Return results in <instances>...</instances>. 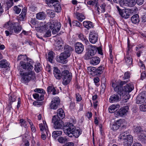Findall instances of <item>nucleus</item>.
I'll return each instance as SVG.
<instances>
[{
	"label": "nucleus",
	"mask_w": 146,
	"mask_h": 146,
	"mask_svg": "<svg viewBox=\"0 0 146 146\" xmlns=\"http://www.w3.org/2000/svg\"><path fill=\"white\" fill-rule=\"evenodd\" d=\"M20 64L22 68L28 71V72H23L21 71L19 73L21 77V82L27 84L31 80L36 79L35 73L32 71L33 67L30 63L25 62L22 61L20 62Z\"/></svg>",
	"instance_id": "1"
},
{
	"label": "nucleus",
	"mask_w": 146,
	"mask_h": 146,
	"mask_svg": "<svg viewBox=\"0 0 146 146\" xmlns=\"http://www.w3.org/2000/svg\"><path fill=\"white\" fill-rule=\"evenodd\" d=\"M63 130L66 135L71 137L74 136L75 138H78L82 132L80 129H76L73 124L70 123H66Z\"/></svg>",
	"instance_id": "2"
},
{
	"label": "nucleus",
	"mask_w": 146,
	"mask_h": 146,
	"mask_svg": "<svg viewBox=\"0 0 146 146\" xmlns=\"http://www.w3.org/2000/svg\"><path fill=\"white\" fill-rule=\"evenodd\" d=\"M4 27L8 31H6L5 33L7 36L11 35L14 32L15 33H18L22 29L20 25H19L18 23H8L5 24Z\"/></svg>",
	"instance_id": "3"
},
{
	"label": "nucleus",
	"mask_w": 146,
	"mask_h": 146,
	"mask_svg": "<svg viewBox=\"0 0 146 146\" xmlns=\"http://www.w3.org/2000/svg\"><path fill=\"white\" fill-rule=\"evenodd\" d=\"M126 82L125 81H121L120 85L117 86H116L119 87V90L123 96L126 94L127 93L131 92L133 89V87L132 85L127 84L124 86V88L122 87V86L125 84Z\"/></svg>",
	"instance_id": "4"
},
{
	"label": "nucleus",
	"mask_w": 146,
	"mask_h": 146,
	"mask_svg": "<svg viewBox=\"0 0 146 146\" xmlns=\"http://www.w3.org/2000/svg\"><path fill=\"white\" fill-rule=\"evenodd\" d=\"M62 84L66 86L69 84L71 81L72 78V75L67 70H65L62 72Z\"/></svg>",
	"instance_id": "5"
},
{
	"label": "nucleus",
	"mask_w": 146,
	"mask_h": 146,
	"mask_svg": "<svg viewBox=\"0 0 146 146\" xmlns=\"http://www.w3.org/2000/svg\"><path fill=\"white\" fill-rule=\"evenodd\" d=\"M114 90L117 93L114 94L110 97L109 101L111 103L117 102L120 101L121 99V96H123L119 90V86H116L114 88Z\"/></svg>",
	"instance_id": "6"
},
{
	"label": "nucleus",
	"mask_w": 146,
	"mask_h": 146,
	"mask_svg": "<svg viewBox=\"0 0 146 146\" xmlns=\"http://www.w3.org/2000/svg\"><path fill=\"white\" fill-rule=\"evenodd\" d=\"M61 27L60 23L56 20L51 21L49 23V27L51 29H53L52 33L55 34L60 30Z\"/></svg>",
	"instance_id": "7"
},
{
	"label": "nucleus",
	"mask_w": 146,
	"mask_h": 146,
	"mask_svg": "<svg viewBox=\"0 0 146 146\" xmlns=\"http://www.w3.org/2000/svg\"><path fill=\"white\" fill-rule=\"evenodd\" d=\"M52 122L54 123V127L55 129H59L63 128L64 122L61 119H56L55 116H53L52 119Z\"/></svg>",
	"instance_id": "8"
},
{
	"label": "nucleus",
	"mask_w": 146,
	"mask_h": 146,
	"mask_svg": "<svg viewBox=\"0 0 146 146\" xmlns=\"http://www.w3.org/2000/svg\"><path fill=\"white\" fill-rule=\"evenodd\" d=\"M129 107L128 106H124L121 108L118 111H115L114 115L116 117L122 116L128 112Z\"/></svg>",
	"instance_id": "9"
},
{
	"label": "nucleus",
	"mask_w": 146,
	"mask_h": 146,
	"mask_svg": "<svg viewBox=\"0 0 146 146\" xmlns=\"http://www.w3.org/2000/svg\"><path fill=\"white\" fill-rule=\"evenodd\" d=\"M89 37L90 42L92 44H94L98 40V35L97 32L92 31L90 32Z\"/></svg>",
	"instance_id": "10"
},
{
	"label": "nucleus",
	"mask_w": 146,
	"mask_h": 146,
	"mask_svg": "<svg viewBox=\"0 0 146 146\" xmlns=\"http://www.w3.org/2000/svg\"><path fill=\"white\" fill-rule=\"evenodd\" d=\"M146 100V92L143 91L140 93L137 96L136 99V102L137 104L143 103Z\"/></svg>",
	"instance_id": "11"
},
{
	"label": "nucleus",
	"mask_w": 146,
	"mask_h": 146,
	"mask_svg": "<svg viewBox=\"0 0 146 146\" xmlns=\"http://www.w3.org/2000/svg\"><path fill=\"white\" fill-rule=\"evenodd\" d=\"M69 54L67 53V54L62 52L61 53L59 56H57L56 57V61L62 63L64 64L67 62V61L66 59L69 57Z\"/></svg>",
	"instance_id": "12"
},
{
	"label": "nucleus",
	"mask_w": 146,
	"mask_h": 146,
	"mask_svg": "<svg viewBox=\"0 0 146 146\" xmlns=\"http://www.w3.org/2000/svg\"><path fill=\"white\" fill-rule=\"evenodd\" d=\"M60 102V100L58 97H56L53 99L50 104V107L51 109L56 110L58 108Z\"/></svg>",
	"instance_id": "13"
},
{
	"label": "nucleus",
	"mask_w": 146,
	"mask_h": 146,
	"mask_svg": "<svg viewBox=\"0 0 146 146\" xmlns=\"http://www.w3.org/2000/svg\"><path fill=\"white\" fill-rule=\"evenodd\" d=\"M120 15L125 19H128L131 15V11L128 9H123Z\"/></svg>",
	"instance_id": "14"
},
{
	"label": "nucleus",
	"mask_w": 146,
	"mask_h": 146,
	"mask_svg": "<svg viewBox=\"0 0 146 146\" xmlns=\"http://www.w3.org/2000/svg\"><path fill=\"white\" fill-rule=\"evenodd\" d=\"M124 139L125 146H131L133 141V138L132 135H128L127 137Z\"/></svg>",
	"instance_id": "15"
},
{
	"label": "nucleus",
	"mask_w": 146,
	"mask_h": 146,
	"mask_svg": "<svg viewBox=\"0 0 146 146\" xmlns=\"http://www.w3.org/2000/svg\"><path fill=\"white\" fill-rule=\"evenodd\" d=\"M75 48L76 52L78 54L82 53L84 50L83 45L80 42H77L75 44Z\"/></svg>",
	"instance_id": "16"
},
{
	"label": "nucleus",
	"mask_w": 146,
	"mask_h": 146,
	"mask_svg": "<svg viewBox=\"0 0 146 146\" xmlns=\"http://www.w3.org/2000/svg\"><path fill=\"white\" fill-rule=\"evenodd\" d=\"M53 74L55 78L58 80H60L62 76V72L61 73L60 71L56 67L54 68Z\"/></svg>",
	"instance_id": "17"
},
{
	"label": "nucleus",
	"mask_w": 146,
	"mask_h": 146,
	"mask_svg": "<svg viewBox=\"0 0 146 146\" xmlns=\"http://www.w3.org/2000/svg\"><path fill=\"white\" fill-rule=\"evenodd\" d=\"M53 116H55L56 119H62L65 117V115L63 110L62 108H60L57 110V114Z\"/></svg>",
	"instance_id": "18"
},
{
	"label": "nucleus",
	"mask_w": 146,
	"mask_h": 146,
	"mask_svg": "<svg viewBox=\"0 0 146 146\" xmlns=\"http://www.w3.org/2000/svg\"><path fill=\"white\" fill-rule=\"evenodd\" d=\"M122 120L121 119L115 122L111 127V129L113 131L118 129L121 126Z\"/></svg>",
	"instance_id": "19"
},
{
	"label": "nucleus",
	"mask_w": 146,
	"mask_h": 146,
	"mask_svg": "<svg viewBox=\"0 0 146 146\" xmlns=\"http://www.w3.org/2000/svg\"><path fill=\"white\" fill-rule=\"evenodd\" d=\"M73 50V48L71 46L67 44H65L64 48V51L63 53L66 54H67V53L69 54L70 55L69 56V57L71 54V52Z\"/></svg>",
	"instance_id": "20"
},
{
	"label": "nucleus",
	"mask_w": 146,
	"mask_h": 146,
	"mask_svg": "<svg viewBox=\"0 0 146 146\" xmlns=\"http://www.w3.org/2000/svg\"><path fill=\"white\" fill-rule=\"evenodd\" d=\"M59 3L58 0H47L46 3L49 7H54L56 4Z\"/></svg>",
	"instance_id": "21"
},
{
	"label": "nucleus",
	"mask_w": 146,
	"mask_h": 146,
	"mask_svg": "<svg viewBox=\"0 0 146 146\" xmlns=\"http://www.w3.org/2000/svg\"><path fill=\"white\" fill-rule=\"evenodd\" d=\"M63 42L62 40H58L55 44L54 49L56 50H59L62 49L63 47V46L62 45Z\"/></svg>",
	"instance_id": "22"
},
{
	"label": "nucleus",
	"mask_w": 146,
	"mask_h": 146,
	"mask_svg": "<svg viewBox=\"0 0 146 146\" xmlns=\"http://www.w3.org/2000/svg\"><path fill=\"white\" fill-rule=\"evenodd\" d=\"M43 123L44 124L42 123H40L39 125L40 130L42 132L44 131V132H45L46 134L48 135V133L49 132L48 131V128L47 127H45L44 124V121H43Z\"/></svg>",
	"instance_id": "23"
},
{
	"label": "nucleus",
	"mask_w": 146,
	"mask_h": 146,
	"mask_svg": "<svg viewBox=\"0 0 146 146\" xmlns=\"http://www.w3.org/2000/svg\"><path fill=\"white\" fill-rule=\"evenodd\" d=\"M74 14L77 19L80 22H82L85 19V17L84 15L82 13L76 12L74 13Z\"/></svg>",
	"instance_id": "24"
},
{
	"label": "nucleus",
	"mask_w": 146,
	"mask_h": 146,
	"mask_svg": "<svg viewBox=\"0 0 146 146\" xmlns=\"http://www.w3.org/2000/svg\"><path fill=\"white\" fill-rule=\"evenodd\" d=\"M9 63L6 60L3 59L0 61V68H5L9 67Z\"/></svg>",
	"instance_id": "25"
},
{
	"label": "nucleus",
	"mask_w": 146,
	"mask_h": 146,
	"mask_svg": "<svg viewBox=\"0 0 146 146\" xmlns=\"http://www.w3.org/2000/svg\"><path fill=\"white\" fill-rule=\"evenodd\" d=\"M100 62V58L98 57L95 56L92 58L90 60V63L93 65H96L98 64Z\"/></svg>",
	"instance_id": "26"
},
{
	"label": "nucleus",
	"mask_w": 146,
	"mask_h": 146,
	"mask_svg": "<svg viewBox=\"0 0 146 146\" xmlns=\"http://www.w3.org/2000/svg\"><path fill=\"white\" fill-rule=\"evenodd\" d=\"M33 96L34 99L38 101H42L44 99V95L42 94L35 93L33 94Z\"/></svg>",
	"instance_id": "27"
},
{
	"label": "nucleus",
	"mask_w": 146,
	"mask_h": 146,
	"mask_svg": "<svg viewBox=\"0 0 146 146\" xmlns=\"http://www.w3.org/2000/svg\"><path fill=\"white\" fill-rule=\"evenodd\" d=\"M125 62L128 66H130L132 64V59L131 56L128 54L126 55L125 57Z\"/></svg>",
	"instance_id": "28"
},
{
	"label": "nucleus",
	"mask_w": 146,
	"mask_h": 146,
	"mask_svg": "<svg viewBox=\"0 0 146 146\" xmlns=\"http://www.w3.org/2000/svg\"><path fill=\"white\" fill-rule=\"evenodd\" d=\"M54 53L52 51H50L48 52V56H46L47 60L50 62H52L54 58Z\"/></svg>",
	"instance_id": "29"
},
{
	"label": "nucleus",
	"mask_w": 146,
	"mask_h": 146,
	"mask_svg": "<svg viewBox=\"0 0 146 146\" xmlns=\"http://www.w3.org/2000/svg\"><path fill=\"white\" fill-rule=\"evenodd\" d=\"M83 26L86 28L89 29L93 28L94 25L92 22L90 21H85L83 23Z\"/></svg>",
	"instance_id": "30"
},
{
	"label": "nucleus",
	"mask_w": 146,
	"mask_h": 146,
	"mask_svg": "<svg viewBox=\"0 0 146 146\" xmlns=\"http://www.w3.org/2000/svg\"><path fill=\"white\" fill-rule=\"evenodd\" d=\"M78 37L80 39L82 40L86 45H88L89 44V42L85 36L82 34H80L79 35Z\"/></svg>",
	"instance_id": "31"
},
{
	"label": "nucleus",
	"mask_w": 146,
	"mask_h": 146,
	"mask_svg": "<svg viewBox=\"0 0 146 146\" xmlns=\"http://www.w3.org/2000/svg\"><path fill=\"white\" fill-rule=\"evenodd\" d=\"M133 131L134 133L137 134L139 136L141 133L143 132V130L141 126H137L134 128Z\"/></svg>",
	"instance_id": "32"
},
{
	"label": "nucleus",
	"mask_w": 146,
	"mask_h": 146,
	"mask_svg": "<svg viewBox=\"0 0 146 146\" xmlns=\"http://www.w3.org/2000/svg\"><path fill=\"white\" fill-rule=\"evenodd\" d=\"M46 15L43 12H40L36 15V18L39 20L44 19L46 17Z\"/></svg>",
	"instance_id": "33"
},
{
	"label": "nucleus",
	"mask_w": 146,
	"mask_h": 146,
	"mask_svg": "<svg viewBox=\"0 0 146 146\" xmlns=\"http://www.w3.org/2000/svg\"><path fill=\"white\" fill-rule=\"evenodd\" d=\"M131 20L133 23L135 24L139 23V15L136 14L133 15L131 18Z\"/></svg>",
	"instance_id": "34"
},
{
	"label": "nucleus",
	"mask_w": 146,
	"mask_h": 146,
	"mask_svg": "<svg viewBox=\"0 0 146 146\" xmlns=\"http://www.w3.org/2000/svg\"><path fill=\"white\" fill-rule=\"evenodd\" d=\"M62 132L61 131H56L52 133V137L54 139H56L58 136L62 135Z\"/></svg>",
	"instance_id": "35"
},
{
	"label": "nucleus",
	"mask_w": 146,
	"mask_h": 146,
	"mask_svg": "<svg viewBox=\"0 0 146 146\" xmlns=\"http://www.w3.org/2000/svg\"><path fill=\"white\" fill-rule=\"evenodd\" d=\"M139 137L142 141L146 142V131H143V132L139 135Z\"/></svg>",
	"instance_id": "36"
},
{
	"label": "nucleus",
	"mask_w": 146,
	"mask_h": 146,
	"mask_svg": "<svg viewBox=\"0 0 146 146\" xmlns=\"http://www.w3.org/2000/svg\"><path fill=\"white\" fill-rule=\"evenodd\" d=\"M89 46L90 48L88 51V52L91 54L94 55L96 52V48L94 46H93L92 45H90Z\"/></svg>",
	"instance_id": "37"
},
{
	"label": "nucleus",
	"mask_w": 146,
	"mask_h": 146,
	"mask_svg": "<svg viewBox=\"0 0 146 146\" xmlns=\"http://www.w3.org/2000/svg\"><path fill=\"white\" fill-rule=\"evenodd\" d=\"M47 14L49 16L50 18H54L55 16V12L53 10L48 9L46 11Z\"/></svg>",
	"instance_id": "38"
},
{
	"label": "nucleus",
	"mask_w": 146,
	"mask_h": 146,
	"mask_svg": "<svg viewBox=\"0 0 146 146\" xmlns=\"http://www.w3.org/2000/svg\"><path fill=\"white\" fill-rule=\"evenodd\" d=\"M104 69V67L103 66H101L96 69V74H101L103 72Z\"/></svg>",
	"instance_id": "39"
},
{
	"label": "nucleus",
	"mask_w": 146,
	"mask_h": 146,
	"mask_svg": "<svg viewBox=\"0 0 146 146\" xmlns=\"http://www.w3.org/2000/svg\"><path fill=\"white\" fill-rule=\"evenodd\" d=\"M129 0H121L120 2V5L123 6H128L130 7L129 5Z\"/></svg>",
	"instance_id": "40"
},
{
	"label": "nucleus",
	"mask_w": 146,
	"mask_h": 146,
	"mask_svg": "<svg viewBox=\"0 0 146 146\" xmlns=\"http://www.w3.org/2000/svg\"><path fill=\"white\" fill-rule=\"evenodd\" d=\"M27 60V57L26 55L20 54L17 57V61L20 60Z\"/></svg>",
	"instance_id": "41"
},
{
	"label": "nucleus",
	"mask_w": 146,
	"mask_h": 146,
	"mask_svg": "<svg viewBox=\"0 0 146 146\" xmlns=\"http://www.w3.org/2000/svg\"><path fill=\"white\" fill-rule=\"evenodd\" d=\"M53 7L56 12L58 13L60 12L61 8L60 3L56 4Z\"/></svg>",
	"instance_id": "42"
},
{
	"label": "nucleus",
	"mask_w": 146,
	"mask_h": 146,
	"mask_svg": "<svg viewBox=\"0 0 146 146\" xmlns=\"http://www.w3.org/2000/svg\"><path fill=\"white\" fill-rule=\"evenodd\" d=\"M34 91L35 92L38 93L40 94H42L44 95L45 93L44 90L42 89L36 88Z\"/></svg>",
	"instance_id": "43"
},
{
	"label": "nucleus",
	"mask_w": 146,
	"mask_h": 146,
	"mask_svg": "<svg viewBox=\"0 0 146 146\" xmlns=\"http://www.w3.org/2000/svg\"><path fill=\"white\" fill-rule=\"evenodd\" d=\"M139 109L141 111H146V102H144L143 104L140 105Z\"/></svg>",
	"instance_id": "44"
},
{
	"label": "nucleus",
	"mask_w": 146,
	"mask_h": 146,
	"mask_svg": "<svg viewBox=\"0 0 146 146\" xmlns=\"http://www.w3.org/2000/svg\"><path fill=\"white\" fill-rule=\"evenodd\" d=\"M116 106L114 105L113 104L110 106L109 108V112L111 113L114 112L116 108Z\"/></svg>",
	"instance_id": "45"
},
{
	"label": "nucleus",
	"mask_w": 146,
	"mask_h": 146,
	"mask_svg": "<svg viewBox=\"0 0 146 146\" xmlns=\"http://www.w3.org/2000/svg\"><path fill=\"white\" fill-rule=\"evenodd\" d=\"M93 55L88 51L85 54V59L86 60H89L91 58L92 59V58L93 57Z\"/></svg>",
	"instance_id": "46"
},
{
	"label": "nucleus",
	"mask_w": 146,
	"mask_h": 146,
	"mask_svg": "<svg viewBox=\"0 0 146 146\" xmlns=\"http://www.w3.org/2000/svg\"><path fill=\"white\" fill-rule=\"evenodd\" d=\"M58 140L59 143H63L67 141V139L65 137H60L58 139Z\"/></svg>",
	"instance_id": "47"
},
{
	"label": "nucleus",
	"mask_w": 146,
	"mask_h": 146,
	"mask_svg": "<svg viewBox=\"0 0 146 146\" xmlns=\"http://www.w3.org/2000/svg\"><path fill=\"white\" fill-rule=\"evenodd\" d=\"M72 24L73 26L81 27L82 24L77 21H74L72 22Z\"/></svg>",
	"instance_id": "48"
},
{
	"label": "nucleus",
	"mask_w": 146,
	"mask_h": 146,
	"mask_svg": "<svg viewBox=\"0 0 146 146\" xmlns=\"http://www.w3.org/2000/svg\"><path fill=\"white\" fill-rule=\"evenodd\" d=\"M137 0H129V5L130 7H132L134 6L137 2Z\"/></svg>",
	"instance_id": "49"
},
{
	"label": "nucleus",
	"mask_w": 146,
	"mask_h": 146,
	"mask_svg": "<svg viewBox=\"0 0 146 146\" xmlns=\"http://www.w3.org/2000/svg\"><path fill=\"white\" fill-rule=\"evenodd\" d=\"M101 88L100 92L103 94L104 92L106 89V85L105 83H102L101 86Z\"/></svg>",
	"instance_id": "50"
},
{
	"label": "nucleus",
	"mask_w": 146,
	"mask_h": 146,
	"mask_svg": "<svg viewBox=\"0 0 146 146\" xmlns=\"http://www.w3.org/2000/svg\"><path fill=\"white\" fill-rule=\"evenodd\" d=\"M14 10L16 13L19 14L20 13L21 9L18 8L17 6H15L14 7Z\"/></svg>",
	"instance_id": "51"
},
{
	"label": "nucleus",
	"mask_w": 146,
	"mask_h": 146,
	"mask_svg": "<svg viewBox=\"0 0 146 146\" xmlns=\"http://www.w3.org/2000/svg\"><path fill=\"white\" fill-rule=\"evenodd\" d=\"M6 4L8 8H10L13 5V0H9V1L7 2Z\"/></svg>",
	"instance_id": "52"
},
{
	"label": "nucleus",
	"mask_w": 146,
	"mask_h": 146,
	"mask_svg": "<svg viewBox=\"0 0 146 146\" xmlns=\"http://www.w3.org/2000/svg\"><path fill=\"white\" fill-rule=\"evenodd\" d=\"M54 88V86L53 85L49 86L47 88V91L48 93H50L52 91L53 89Z\"/></svg>",
	"instance_id": "53"
},
{
	"label": "nucleus",
	"mask_w": 146,
	"mask_h": 146,
	"mask_svg": "<svg viewBox=\"0 0 146 146\" xmlns=\"http://www.w3.org/2000/svg\"><path fill=\"white\" fill-rule=\"evenodd\" d=\"M130 73L129 72H127L125 73L123 78L124 79H127L130 77Z\"/></svg>",
	"instance_id": "54"
},
{
	"label": "nucleus",
	"mask_w": 146,
	"mask_h": 146,
	"mask_svg": "<svg viewBox=\"0 0 146 146\" xmlns=\"http://www.w3.org/2000/svg\"><path fill=\"white\" fill-rule=\"evenodd\" d=\"M127 131H125L124 132H123L122 133H121L120 134V139H124L123 138V137H125L126 136H127L128 135H127Z\"/></svg>",
	"instance_id": "55"
},
{
	"label": "nucleus",
	"mask_w": 146,
	"mask_h": 146,
	"mask_svg": "<svg viewBox=\"0 0 146 146\" xmlns=\"http://www.w3.org/2000/svg\"><path fill=\"white\" fill-rule=\"evenodd\" d=\"M51 35V31L49 30H48L44 36L45 38L47 37L50 36Z\"/></svg>",
	"instance_id": "56"
},
{
	"label": "nucleus",
	"mask_w": 146,
	"mask_h": 146,
	"mask_svg": "<svg viewBox=\"0 0 146 146\" xmlns=\"http://www.w3.org/2000/svg\"><path fill=\"white\" fill-rule=\"evenodd\" d=\"M30 23L33 25H36L37 23L35 19H32L30 22Z\"/></svg>",
	"instance_id": "57"
},
{
	"label": "nucleus",
	"mask_w": 146,
	"mask_h": 146,
	"mask_svg": "<svg viewBox=\"0 0 146 146\" xmlns=\"http://www.w3.org/2000/svg\"><path fill=\"white\" fill-rule=\"evenodd\" d=\"M142 22H146V12L141 17Z\"/></svg>",
	"instance_id": "58"
},
{
	"label": "nucleus",
	"mask_w": 146,
	"mask_h": 146,
	"mask_svg": "<svg viewBox=\"0 0 146 146\" xmlns=\"http://www.w3.org/2000/svg\"><path fill=\"white\" fill-rule=\"evenodd\" d=\"M16 98L17 97L14 95H11L9 98V100L11 102H13L15 101Z\"/></svg>",
	"instance_id": "59"
},
{
	"label": "nucleus",
	"mask_w": 146,
	"mask_h": 146,
	"mask_svg": "<svg viewBox=\"0 0 146 146\" xmlns=\"http://www.w3.org/2000/svg\"><path fill=\"white\" fill-rule=\"evenodd\" d=\"M76 101L78 102L82 100V97L79 94H76Z\"/></svg>",
	"instance_id": "60"
},
{
	"label": "nucleus",
	"mask_w": 146,
	"mask_h": 146,
	"mask_svg": "<svg viewBox=\"0 0 146 146\" xmlns=\"http://www.w3.org/2000/svg\"><path fill=\"white\" fill-rule=\"evenodd\" d=\"M94 83L96 84L97 86H99V85L97 84L100 81L99 78L98 77H96L94 78Z\"/></svg>",
	"instance_id": "61"
},
{
	"label": "nucleus",
	"mask_w": 146,
	"mask_h": 146,
	"mask_svg": "<svg viewBox=\"0 0 146 146\" xmlns=\"http://www.w3.org/2000/svg\"><path fill=\"white\" fill-rule=\"evenodd\" d=\"M26 121H24L23 119H21L20 120V123L21 124V125L22 126H24L26 125Z\"/></svg>",
	"instance_id": "62"
},
{
	"label": "nucleus",
	"mask_w": 146,
	"mask_h": 146,
	"mask_svg": "<svg viewBox=\"0 0 146 146\" xmlns=\"http://www.w3.org/2000/svg\"><path fill=\"white\" fill-rule=\"evenodd\" d=\"M69 107L71 110L74 109L75 107V103L74 102H71L70 103Z\"/></svg>",
	"instance_id": "63"
},
{
	"label": "nucleus",
	"mask_w": 146,
	"mask_h": 146,
	"mask_svg": "<svg viewBox=\"0 0 146 146\" xmlns=\"http://www.w3.org/2000/svg\"><path fill=\"white\" fill-rule=\"evenodd\" d=\"M63 146H74V145L72 142H69L65 144Z\"/></svg>",
	"instance_id": "64"
}]
</instances>
